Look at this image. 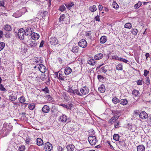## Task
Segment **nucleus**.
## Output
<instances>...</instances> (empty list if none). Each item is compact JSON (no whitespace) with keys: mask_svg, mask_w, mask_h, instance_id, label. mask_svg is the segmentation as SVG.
Returning a JSON list of instances; mask_svg holds the SVG:
<instances>
[{"mask_svg":"<svg viewBox=\"0 0 151 151\" xmlns=\"http://www.w3.org/2000/svg\"><path fill=\"white\" fill-rule=\"evenodd\" d=\"M112 101L114 104H116L119 102L120 100L117 97H114L113 98Z\"/></svg>","mask_w":151,"mask_h":151,"instance_id":"nucleus-33","label":"nucleus"},{"mask_svg":"<svg viewBox=\"0 0 151 151\" xmlns=\"http://www.w3.org/2000/svg\"><path fill=\"white\" fill-rule=\"evenodd\" d=\"M37 144V145L40 146L42 145L43 143L42 140L40 138H37L36 140Z\"/></svg>","mask_w":151,"mask_h":151,"instance_id":"nucleus-23","label":"nucleus"},{"mask_svg":"<svg viewBox=\"0 0 151 151\" xmlns=\"http://www.w3.org/2000/svg\"><path fill=\"white\" fill-rule=\"evenodd\" d=\"M120 122L119 121H117L116 123L114 124V127L116 128H118L120 127Z\"/></svg>","mask_w":151,"mask_h":151,"instance_id":"nucleus-46","label":"nucleus"},{"mask_svg":"<svg viewBox=\"0 0 151 151\" xmlns=\"http://www.w3.org/2000/svg\"><path fill=\"white\" fill-rule=\"evenodd\" d=\"M113 138L114 140L118 141L119 140V135L118 134H114V135Z\"/></svg>","mask_w":151,"mask_h":151,"instance_id":"nucleus-34","label":"nucleus"},{"mask_svg":"<svg viewBox=\"0 0 151 151\" xmlns=\"http://www.w3.org/2000/svg\"><path fill=\"white\" fill-rule=\"evenodd\" d=\"M0 90L4 92H6V88L4 87L3 85L1 84H0Z\"/></svg>","mask_w":151,"mask_h":151,"instance_id":"nucleus-48","label":"nucleus"},{"mask_svg":"<svg viewBox=\"0 0 151 151\" xmlns=\"http://www.w3.org/2000/svg\"><path fill=\"white\" fill-rule=\"evenodd\" d=\"M25 34L24 29L23 28H21L18 31L17 36L21 40H27L26 37L27 36L25 35Z\"/></svg>","mask_w":151,"mask_h":151,"instance_id":"nucleus-1","label":"nucleus"},{"mask_svg":"<svg viewBox=\"0 0 151 151\" xmlns=\"http://www.w3.org/2000/svg\"><path fill=\"white\" fill-rule=\"evenodd\" d=\"M3 28L5 30L7 31H11L12 29L11 27L9 24L5 25L3 27Z\"/></svg>","mask_w":151,"mask_h":151,"instance_id":"nucleus-25","label":"nucleus"},{"mask_svg":"<svg viewBox=\"0 0 151 151\" xmlns=\"http://www.w3.org/2000/svg\"><path fill=\"white\" fill-rule=\"evenodd\" d=\"M120 61L123 62L127 63H127L128 62V61L127 60L122 58H120Z\"/></svg>","mask_w":151,"mask_h":151,"instance_id":"nucleus-54","label":"nucleus"},{"mask_svg":"<svg viewBox=\"0 0 151 151\" xmlns=\"http://www.w3.org/2000/svg\"><path fill=\"white\" fill-rule=\"evenodd\" d=\"M5 46V44L4 42H1L0 43V51L3 50Z\"/></svg>","mask_w":151,"mask_h":151,"instance_id":"nucleus-47","label":"nucleus"},{"mask_svg":"<svg viewBox=\"0 0 151 151\" xmlns=\"http://www.w3.org/2000/svg\"><path fill=\"white\" fill-rule=\"evenodd\" d=\"M95 19L96 21H100V18L99 16L97 15L96 17H95Z\"/></svg>","mask_w":151,"mask_h":151,"instance_id":"nucleus-64","label":"nucleus"},{"mask_svg":"<svg viewBox=\"0 0 151 151\" xmlns=\"http://www.w3.org/2000/svg\"><path fill=\"white\" fill-rule=\"evenodd\" d=\"M118 143L122 147H124L125 146L126 144L123 140L119 141Z\"/></svg>","mask_w":151,"mask_h":151,"instance_id":"nucleus-41","label":"nucleus"},{"mask_svg":"<svg viewBox=\"0 0 151 151\" xmlns=\"http://www.w3.org/2000/svg\"><path fill=\"white\" fill-rule=\"evenodd\" d=\"M69 16L68 15H67L66 16L64 14H61L59 18L60 22H63L65 23L68 24L69 23Z\"/></svg>","mask_w":151,"mask_h":151,"instance_id":"nucleus-2","label":"nucleus"},{"mask_svg":"<svg viewBox=\"0 0 151 151\" xmlns=\"http://www.w3.org/2000/svg\"><path fill=\"white\" fill-rule=\"evenodd\" d=\"M25 149V147L24 145H22L19 146L18 151H24Z\"/></svg>","mask_w":151,"mask_h":151,"instance_id":"nucleus-40","label":"nucleus"},{"mask_svg":"<svg viewBox=\"0 0 151 151\" xmlns=\"http://www.w3.org/2000/svg\"><path fill=\"white\" fill-rule=\"evenodd\" d=\"M116 69L119 70H123V66L122 63H120L116 65Z\"/></svg>","mask_w":151,"mask_h":151,"instance_id":"nucleus-30","label":"nucleus"},{"mask_svg":"<svg viewBox=\"0 0 151 151\" xmlns=\"http://www.w3.org/2000/svg\"><path fill=\"white\" fill-rule=\"evenodd\" d=\"M47 100L50 102L52 103L54 101L53 99L51 96L48 98Z\"/></svg>","mask_w":151,"mask_h":151,"instance_id":"nucleus-62","label":"nucleus"},{"mask_svg":"<svg viewBox=\"0 0 151 151\" xmlns=\"http://www.w3.org/2000/svg\"><path fill=\"white\" fill-rule=\"evenodd\" d=\"M78 45L79 46L83 48L86 47L87 45V43L86 41L83 39L80 40L78 43Z\"/></svg>","mask_w":151,"mask_h":151,"instance_id":"nucleus-5","label":"nucleus"},{"mask_svg":"<svg viewBox=\"0 0 151 151\" xmlns=\"http://www.w3.org/2000/svg\"><path fill=\"white\" fill-rule=\"evenodd\" d=\"M42 110L44 113H47L49 112L50 108L49 107L46 105H44L42 108Z\"/></svg>","mask_w":151,"mask_h":151,"instance_id":"nucleus-12","label":"nucleus"},{"mask_svg":"<svg viewBox=\"0 0 151 151\" xmlns=\"http://www.w3.org/2000/svg\"><path fill=\"white\" fill-rule=\"evenodd\" d=\"M50 42L52 45H55L58 43V40L55 37H51L50 39Z\"/></svg>","mask_w":151,"mask_h":151,"instance_id":"nucleus-8","label":"nucleus"},{"mask_svg":"<svg viewBox=\"0 0 151 151\" xmlns=\"http://www.w3.org/2000/svg\"><path fill=\"white\" fill-rule=\"evenodd\" d=\"M139 111L138 110H134V114L136 116L138 115H139Z\"/></svg>","mask_w":151,"mask_h":151,"instance_id":"nucleus-59","label":"nucleus"},{"mask_svg":"<svg viewBox=\"0 0 151 151\" xmlns=\"http://www.w3.org/2000/svg\"><path fill=\"white\" fill-rule=\"evenodd\" d=\"M39 70L42 73L45 72L46 70V67L43 65L41 64L39 65L38 67Z\"/></svg>","mask_w":151,"mask_h":151,"instance_id":"nucleus-15","label":"nucleus"},{"mask_svg":"<svg viewBox=\"0 0 151 151\" xmlns=\"http://www.w3.org/2000/svg\"><path fill=\"white\" fill-rule=\"evenodd\" d=\"M89 9L91 11L93 12L95 11L97 9V8L95 6L93 5L90 7Z\"/></svg>","mask_w":151,"mask_h":151,"instance_id":"nucleus-43","label":"nucleus"},{"mask_svg":"<svg viewBox=\"0 0 151 151\" xmlns=\"http://www.w3.org/2000/svg\"><path fill=\"white\" fill-rule=\"evenodd\" d=\"M132 27V25L130 23H127L124 25V27L130 29Z\"/></svg>","mask_w":151,"mask_h":151,"instance_id":"nucleus-38","label":"nucleus"},{"mask_svg":"<svg viewBox=\"0 0 151 151\" xmlns=\"http://www.w3.org/2000/svg\"><path fill=\"white\" fill-rule=\"evenodd\" d=\"M74 5V4L73 2H71L70 3L68 4H65V6L68 9H70V8L72 7Z\"/></svg>","mask_w":151,"mask_h":151,"instance_id":"nucleus-42","label":"nucleus"},{"mask_svg":"<svg viewBox=\"0 0 151 151\" xmlns=\"http://www.w3.org/2000/svg\"><path fill=\"white\" fill-rule=\"evenodd\" d=\"M146 83L148 85L150 83V80L148 77H146Z\"/></svg>","mask_w":151,"mask_h":151,"instance_id":"nucleus-58","label":"nucleus"},{"mask_svg":"<svg viewBox=\"0 0 151 151\" xmlns=\"http://www.w3.org/2000/svg\"><path fill=\"white\" fill-rule=\"evenodd\" d=\"M66 148L68 151H74L75 146L73 145H67Z\"/></svg>","mask_w":151,"mask_h":151,"instance_id":"nucleus-22","label":"nucleus"},{"mask_svg":"<svg viewBox=\"0 0 151 151\" xmlns=\"http://www.w3.org/2000/svg\"><path fill=\"white\" fill-rule=\"evenodd\" d=\"M149 71H148L147 70H144V75L145 76H147V75L149 74Z\"/></svg>","mask_w":151,"mask_h":151,"instance_id":"nucleus-56","label":"nucleus"},{"mask_svg":"<svg viewBox=\"0 0 151 151\" xmlns=\"http://www.w3.org/2000/svg\"><path fill=\"white\" fill-rule=\"evenodd\" d=\"M74 90L72 89L71 88H70L69 87V88H68V92L70 93L73 94Z\"/></svg>","mask_w":151,"mask_h":151,"instance_id":"nucleus-55","label":"nucleus"},{"mask_svg":"<svg viewBox=\"0 0 151 151\" xmlns=\"http://www.w3.org/2000/svg\"><path fill=\"white\" fill-rule=\"evenodd\" d=\"M137 84L139 85H141L142 84V80H139L137 81Z\"/></svg>","mask_w":151,"mask_h":151,"instance_id":"nucleus-61","label":"nucleus"},{"mask_svg":"<svg viewBox=\"0 0 151 151\" xmlns=\"http://www.w3.org/2000/svg\"><path fill=\"white\" fill-rule=\"evenodd\" d=\"M104 56L103 54L101 53L97 54L95 55L94 58L95 60H99L102 58Z\"/></svg>","mask_w":151,"mask_h":151,"instance_id":"nucleus-16","label":"nucleus"},{"mask_svg":"<svg viewBox=\"0 0 151 151\" xmlns=\"http://www.w3.org/2000/svg\"><path fill=\"white\" fill-rule=\"evenodd\" d=\"M72 71V69L69 67H66L64 70V72L65 74L66 75H68L70 74Z\"/></svg>","mask_w":151,"mask_h":151,"instance_id":"nucleus-11","label":"nucleus"},{"mask_svg":"<svg viewBox=\"0 0 151 151\" xmlns=\"http://www.w3.org/2000/svg\"><path fill=\"white\" fill-rule=\"evenodd\" d=\"M131 32L134 35H136L138 33V30L136 29H132L131 30Z\"/></svg>","mask_w":151,"mask_h":151,"instance_id":"nucleus-35","label":"nucleus"},{"mask_svg":"<svg viewBox=\"0 0 151 151\" xmlns=\"http://www.w3.org/2000/svg\"><path fill=\"white\" fill-rule=\"evenodd\" d=\"M81 93L83 95H86L87 94L89 91V90L88 88L86 86H84L80 90Z\"/></svg>","mask_w":151,"mask_h":151,"instance_id":"nucleus-6","label":"nucleus"},{"mask_svg":"<svg viewBox=\"0 0 151 151\" xmlns=\"http://www.w3.org/2000/svg\"><path fill=\"white\" fill-rule=\"evenodd\" d=\"M116 119L114 116H113L111 119H110L109 121V124H112L116 121Z\"/></svg>","mask_w":151,"mask_h":151,"instance_id":"nucleus-36","label":"nucleus"},{"mask_svg":"<svg viewBox=\"0 0 151 151\" xmlns=\"http://www.w3.org/2000/svg\"><path fill=\"white\" fill-rule=\"evenodd\" d=\"M23 14L21 10H19L13 14V16L16 18L22 16Z\"/></svg>","mask_w":151,"mask_h":151,"instance_id":"nucleus-13","label":"nucleus"},{"mask_svg":"<svg viewBox=\"0 0 151 151\" xmlns=\"http://www.w3.org/2000/svg\"><path fill=\"white\" fill-rule=\"evenodd\" d=\"M9 99L11 101H14L17 99V96L12 94L9 96Z\"/></svg>","mask_w":151,"mask_h":151,"instance_id":"nucleus-20","label":"nucleus"},{"mask_svg":"<svg viewBox=\"0 0 151 151\" xmlns=\"http://www.w3.org/2000/svg\"><path fill=\"white\" fill-rule=\"evenodd\" d=\"M88 140L91 145H95L96 142V139L95 136H89L88 138Z\"/></svg>","mask_w":151,"mask_h":151,"instance_id":"nucleus-4","label":"nucleus"},{"mask_svg":"<svg viewBox=\"0 0 151 151\" xmlns=\"http://www.w3.org/2000/svg\"><path fill=\"white\" fill-rule=\"evenodd\" d=\"M145 149V147L142 145L137 146V151H144Z\"/></svg>","mask_w":151,"mask_h":151,"instance_id":"nucleus-24","label":"nucleus"},{"mask_svg":"<svg viewBox=\"0 0 151 151\" xmlns=\"http://www.w3.org/2000/svg\"><path fill=\"white\" fill-rule=\"evenodd\" d=\"M35 106V104L34 103L31 104H30L28 108L31 110H33Z\"/></svg>","mask_w":151,"mask_h":151,"instance_id":"nucleus-45","label":"nucleus"},{"mask_svg":"<svg viewBox=\"0 0 151 151\" xmlns=\"http://www.w3.org/2000/svg\"><path fill=\"white\" fill-rule=\"evenodd\" d=\"M32 38L33 40H36L38 39L40 37L39 34L35 32H33L30 35Z\"/></svg>","mask_w":151,"mask_h":151,"instance_id":"nucleus-14","label":"nucleus"},{"mask_svg":"<svg viewBox=\"0 0 151 151\" xmlns=\"http://www.w3.org/2000/svg\"><path fill=\"white\" fill-rule=\"evenodd\" d=\"M73 93V94L75 95H77L78 96H82V94L80 93L79 90L78 89H76L74 90Z\"/></svg>","mask_w":151,"mask_h":151,"instance_id":"nucleus-31","label":"nucleus"},{"mask_svg":"<svg viewBox=\"0 0 151 151\" xmlns=\"http://www.w3.org/2000/svg\"><path fill=\"white\" fill-rule=\"evenodd\" d=\"M59 120L62 122H66L67 120V116L63 114L60 117Z\"/></svg>","mask_w":151,"mask_h":151,"instance_id":"nucleus-17","label":"nucleus"},{"mask_svg":"<svg viewBox=\"0 0 151 151\" xmlns=\"http://www.w3.org/2000/svg\"><path fill=\"white\" fill-rule=\"evenodd\" d=\"M120 103L123 105H126L128 103V101L126 99H121L120 100Z\"/></svg>","mask_w":151,"mask_h":151,"instance_id":"nucleus-26","label":"nucleus"},{"mask_svg":"<svg viewBox=\"0 0 151 151\" xmlns=\"http://www.w3.org/2000/svg\"><path fill=\"white\" fill-rule=\"evenodd\" d=\"M42 90L44 91H45L46 93H49V90L48 89L47 87H46L45 88L42 89Z\"/></svg>","mask_w":151,"mask_h":151,"instance_id":"nucleus-52","label":"nucleus"},{"mask_svg":"<svg viewBox=\"0 0 151 151\" xmlns=\"http://www.w3.org/2000/svg\"><path fill=\"white\" fill-rule=\"evenodd\" d=\"M107 40V37L105 36H102L100 39V43L104 44L106 42Z\"/></svg>","mask_w":151,"mask_h":151,"instance_id":"nucleus-18","label":"nucleus"},{"mask_svg":"<svg viewBox=\"0 0 151 151\" xmlns=\"http://www.w3.org/2000/svg\"><path fill=\"white\" fill-rule=\"evenodd\" d=\"M66 8L65 6L63 5H62L60 6L59 10L61 12H63L65 10Z\"/></svg>","mask_w":151,"mask_h":151,"instance_id":"nucleus-44","label":"nucleus"},{"mask_svg":"<svg viewBox=\"0 0 151 151\" xmlns=\"http://www.w3.org/2000/svg\"><path fill=\"white\" fill-rule=\"evenodd\" d=\"M35 62H36V64L37 65H39L42 62L40 60H39V61H38L37 60H36V59H35Z\"/></svg>","mask_w":151,"mask_h":151,"instance_id":"nucleus-60","label":"nucleus"},{"mask_svg":"<svg viewBox=\"0 0 151 151\" xmlns=\"http://www.w3.org/2000/svg\"><path fill=\"white\" fill-rule=\"evenodd\" d=\"M139 118L141 119H146L148 117V114L145 111H142L139 114Z\"/></svg>","mask_w":151,"mask_h":151,"instance_id":"nucleus-9","label":"nucleus"},{"mask_svg":"<svg viewBox=\"0 0 151 151\" xmlns=\"http://www.w3.org/2000/svg\"><path fill=\"white\" fill-rule=\"evenodd\" d=\"M78 47V46H74L73 47L72 49V51L75 53H77L79 50Z\"/></svg>","mask_w":151,"mask_h":151,"instance_id":"nucleus-27","label":"nucleus"},{"mask_svg":"<svg viewBox=\"0 0 151 151\" xmlns=\"http://www.w3.org/2000/svg\"><path fill=\"white\" fill-rule=\"evenodd\" d=\"M91 31L86 32V36H88V38H89L90 39H91L92 37L91 36Z\"/></svg>","mask_w":151,"mask_h":151,"instance_id":"nucleus-50","label":"nucleus"},{"mask_svg":"<svg viewBox=\"0 0 151 151\" xmlns=\"http://www.w3.org/2000/svg\"><path fill=\"white\" fill-rule=\"evenodd\" d=\"M58 78L60 80L63 81L65 80L66 77L64 76L61 73H59L58 75Z\"/></svg>","mask_w":151,"mask_h":151,"instance_id":"nucleus-19","label":"nucleus"},{"mask_svg":"<svg viewBox=\"0 0 151 151\" xmlns=\"http://www.w3.org/2000/svg\"><path fill=\"white\" fill-rule=\"evenodd\" d=\"M18 100L21 104H23L26 101L24 97L23 96L20 97L18 98Z\"/></svg>","mask_w":151,"mask_h":151,"instance_id":"nucleus-28","label":"nucleus"},{"mask_svg":"<svg viewBox=\"0 0 151 151\" xmlns=\"http://www.w3.org/2000/svg\"><path fill=\"white\" fill-rule=\"evenodd\" d=\"M98 90L101 93H104L105 91V88L104 85L102 84L98 88Z\"/></svg>","mask_w":151,"mask_h":151,"instance_id":"nucleus-21","label":"nucleus"},{"mask_svg":"<svg viewBox=\"0 0 151 151\" xmlns=\"http://www.w3.org/2000/svg\"><path fill=\"white\" fill-rule=\"evenodd\" d=\"M58 151H63L64 149L60 146H58L57 147Z\"/></svg>","mask_w":151,"mask_h":151,"instance_id":"nucleus-57","label":"nucleus"},{"mask_svg":"<svg viewBox=\"0 0 151 151\" xmlns=\"http://www.w3.org/2000/svg\"><path fill=\"white\" fill-rule=\"evenodd\" d=\"M52 146L51 144L47 142L44 145V148L46 151H50L52 149Z\"/></svg>","mask_w":151,"mask_h":151,"instance_id":"nucleus-7","label":"nucleus"},{"mask_svg":"<svg viewBox=\"0 0 151 151\" xmlns=\"http://www.w3.org/2000/svg\"><path fill=\"white\" fill-rule=\"evenodd\" d=\"M121 111H120L118 110H115L113 112V113L114 114V116H117L119 115H121Z\"/></svg>","mask_w":151,"mask_h":151,"instance_id":"nucleus-37","label":"nucleus"},{"mask_svg":"<svg viewBox=\"0 0 151 151\" xmlns=\"http://www.w3.org/2000/svg\"><path fill=\"white\" fill-rule=\"evenodd\" d=\"M24 29L25 32V35L27 36V37H28V35H29L30 36V35L34 31L33 29L31 26L25 27Z\"/></svg>","mask_w":151,"mask_h":151,"instance_id":"nucleus-3","label":"nucleus"},{"mask_svg":"<svg viewBox=\"0 0 151 151\" xmlns=\"http://www.w3.org/2000/svg\"><path fill=\"white\" fill-rule=\"evenodd\" d=\"M113 6L114 8H115L116 9L119 8V6L115 2H113Z\"/></svg>","mask_w":151,"mask_h":151,"instance_id":"nucleus-49","label":"nucleus"},{"mask_svg":"<svg viewBox=\"0 0 151 151\" xmlns=\"http://www.w3.org/2000/svg\"><path fill=\"white\" fill-rule=\"evenodd\" d=\"M94 59H91L90 60H88L87 63L88 64L92 65H93L95 63L96 61Z\"/></svg>","mask_w":151,"mask_h":151,"instance_id":"nucleus-29","label":"nucleus"},{"mask_svg":"<svg viewBox=\"0 0 151 151\" xmlns=\"http://www.w3.org/2000/svg\"><path fill=\"white\" fill-rule=\"evenodd\" d=\"M101 69L102 72L104 73H105L107 71V70L105 68V67H102L101 68Z\"/></svg>","mask_w":151,"mask_h":151,"instance_id":"nucleus-63","label":"nucleus"},{"mask_svg":"<svg viewBox=\"0 0 151 151\" xmlns=\"http://www.w3.org/2000/svg\"><path fill=\"white\" fill-rule=\"evenodd\" d=\"M142 5V2L141 1H139L138 2L135 4L134 7L135 9H137L139 8Z\"/></svg>","mask_w":151,"mask_h":151,"instance_id":"nucleus-39","label":"nucleus"},{"mask_svg":"<svg viewBox=\"0 0 151 151\" xmlns=\"http://www.w3.org/2000/svg\"><path fill=\"white\" fill-rule=\"evenodd\" d=\"M28 47L32 48H36L37 43L35 41H29L28 42Z\"/></svg>","mask_w":151,"mask_h":151,"instance_id":"nucleus-10","label":"nucleus"},{"mask_svg":"<svg viewBox=\"0 0 151 151\" xmlns=\"http://www.w3.org/2000/svg\"><path fill=\"white\" fill-rule=\"evenodd\" d=\"M67 105V107H66V109H70L71 110V108L72 107V106H73V104L71 103H70L69 104H68V105Z\"/></svg>","mask_w":151,"mask_h":151,"instance_id":"nucleus-51","label":"nucleus"},{"mask_svg":"<svg viewBox=\"0 0 151 151\" xmlns=\"http://www.w3.org/2000/svg\"><path fill=\"white\" fill-rule=\"evenodd\" d=\"M132 93L135 96H139V92L137 90L135 89L133 90L132 92Z\"/></svg>","mask_w":151,"mask_h":151,"instance_id":"nucleus-32","label":"nucleus"},{"mask_svg":"<svg viewBox=\"0 0 151 151\" xmlns=\"http://www.w3.org/2000/svg\"><path fill=\"white\" fill-rule=\"evenodd\" d=\"M112 58L113 59L118 60L120 61V58L117 55H115L112 56Z\"/></svg>","mask_w":151,"mask_h":151,"instance_id":"nucleus-53","label":"nucleus"}]
</instances>
